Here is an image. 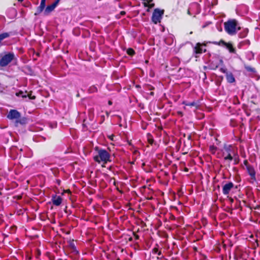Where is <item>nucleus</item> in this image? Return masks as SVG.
Listing matches in <instances>:
<instances>
[{"label":"nucleus","mask_w":260,"mask_h":260,"mask_svg":"<svg viewBox=\"0 0 260 260\" xmlns=\"http://www.w3.org/2000/svg\"><path fill=\"white\" fill-rule=\"evenodd\" d=\"M182 104L186 106H190V107L193 106V107H196L197 108H198V107L199 106V103L197 102H194V101L192 102H190V103H188L186 101H184V102H183Z\"/></svg>","instance_id":"2eb2a0df"},{"label":"nucleus","mask_w":260,"mask_h":260,"mask_svg":"<svg viewBox=\"0 0 260 260\" xmlns=\"http://www.w3.org/2000/svg\"><path fill=\"white\" fill-rule=\"evenodd\" d=\"M127 53L129 55H133L135 54V51L132 48H129L127 50Z\"/></svg>","instance_id":"393cba45"},{"label":"nucleus","mask_w":260,"mask_h":260,"mask_svg":"<svg viewBox=\"0 0 260 260\" xmlns=\"http://www.w3.org/2000/svg\"><path fill=\"white\" fill-rule=\"evenodd\" d=\"M11 33L10 32H4L0 34V46H1L2 44V41H3L4 39L9 37L10 36Z\"/></svg>","instance_id":"4468645a"},{"label":"nucleus","mask_w":260,"mask_h":260,"mask_svg":"<svg viewBox=\"0 0 260 260\" xmlns=\"http://www.w3.org/2000/svg\"><path fill=\"white\" fill-rule=\"evenodd\" d=\"M203 46H206V44H202L200 43H197L196 46L193 48V53L195 54L194 56L198 57V54H201L203 52H206V49L204 48Z\"/></svg>","instance_id":"6e6552de"},{"label":"nucleus","mask_w":260,"mask_h":260,"mask_svg":"<svg viewBox=\"0 0 260 260\" xmlns=\"http://www.w3.org/2000/svg\"><path fill=\"white\" fill-rule=\"evenodd\" d=\"M7 117L12 120H15V124H23L26 123V118L24 117L21 118V114L16 110L11 109L10 110Z\"/></svg>","instance_id":"20e7f679"},{"label":"nucleus","mask_w":260,"mask_h":260,"mask_svg":"<svg viewBox=\"0 0 260 260\" xmlns=\"http://www.w3.org/2000/svg\"><path fill=\"white\" fill-rule=\"evenodd\" d=\"M16 59V58L13 52H5L0 54V69L7 67L13 60Z\"/></svg>","instance_id":"f03ea898"},{"label":"nucleus","mask_w":260,"mask_h":260,"mask_svg":"<svg viewBox=\"0 0 260 260\" xmlns=\"http://www.w3.org/2000/svg\"><path fill=\"white\" fill-rule=\"evenodd\" d=\"M27 96H28L30 99L34 100L36 99L35 96L31 95V93L27 94Z\"/></svg>","instance_id":"c85d7f7f"},{"label":"nucleus","mask_w":260,"mask_h":260,"mask_svg":"<svg viewBox=\"0 0 260 260\" xmlns=\"http://www.w3.org/2000/svg\"><path fill=\"white\" fill-rule=\"evenodd\" d=\"M52 202L54 205L59 206L62 201V199L60 196H53L52 197Z\"/></svg>","instance_id":"9d476101"},{"label":"nucleus","mask_w":260,"mask_h":260,"mask_svg":"<svg viewBox=\"0 0 260 260\" xmlns=\"http://www.w3.org/2000/svg\"><path fill=\"white\" fill-rule=\"evenodd\" d=\"M45 4L46 2L41 1L40 6L38 8V13L41 12L45 8Z\"/></svg>","instance_id":"a211bd4d"},{"label":"nucleus","mask_w":260,"mask_h":260,"mask_svg":"<svg viewBox=\"0 0 260 260\" xmlns=\"http://www.w3.org/2000/svg\"><path fill=\"white\" fill-rule=\"evenodd\" d=\"M59 1L60 0H56V1L52 4L53 5H54L56 7L58 5V3L59 2Z\"/></svg>","instance_id":"2f4dec72"},{"label":"nucleus","mask_w":260,"mask_h":260,"mask_svg":"<svg viewBox=\"0 0 260 260\" xmlns=\"http://www.w3.org/2000/svg\"><path fill=\"white\" fill-rule=\"evenodd\" d=\"M245 68L247 71L251 72H255L254 69L250 66H245Z\"/></svg>","instance_id":"b1692460"},{"label":"nucleus","mask_w":260,"mask_h":260,"mask_svg":"<svg viewBox=\"0 0 260 260\" xmlns=\"http://www.w3.org/2000/svg\"><path fill=\"white\" fill-rule=\"evenodd\" d=\"M108 104L110 105H111L112 104V102L111 101H109L108 102Z\"/></svg>","instance_id":"c9c22d12"},{"label":"nucleus","mask_w":260,"mask_h":260,"mask_svg":"<svg viewBox=\"0 0 260 260\" xmlns=\"http://www.w3.org/2000/svg\"><path fill=\"white\" fill-rule=\"evenodd\" d=\"M217 150V147L214 146V145H211L209 147L210 151L212 153L214 154Z\"/></svg>","instance_id":"5701e85b"},{"label":"nucleus","mask_w":260,"mask_h":260,"mask_svg":"<svg viewBox=\"0 0 260 260\" xmlns=\"http://www.w3.org/2000/svg\"><path fill=\"white\" fill-rule=\"evenodd\" d=\"M234 187L233 183L230 182L228 183H226L225 185L223 186L222 187V193L224 195H228L229 194L231 190Z\"/></svg>","instance_id":"1a4fd4ad"},{"label":"nucleus","mask_w":260,"mask_h":260,"mask_svg":"<svg viewBox=\"0 0 260 260\" xmlns=\"http://www.w3.org/2000/svg\"><path fill=\"white\" fill-rule=\"evenodd\" d=\"M158 251L159 250L157 247H154L152 249V253L153 254H157Z\"/></svg>","instance_id":"bb28decb"},{"label":"nucleus","mask_w":260,"mask_h":260,"mask_svg":"<svg viewBox=\"0 0 260 260\" xmlns=\"http://www.w3.org/2000/svg\"><path fill=\"white\" fill-rule=\"evenodd\" d=\"M11 33L10 32H4L0 34V46H1L2 44V41H3L4 39L9 37L10 36Z\"/></svg>","instance_id":"ddd939ff"},{"label":"nucleus","mask_w":260,"mask_h":260,"mask_svg":"<svg viewBox=\"0 0 260 260\" xmlns=\"http://www.w3.org/2000/svg\"><path fill=\"white\" fill-rule=\"evenodd\" d=\"M135 238H136V239H139V236H138V235H135Z\"/></svg>","instance_id":"f704fd0d"},{"label":"nucleus","mask_w":260,"mask_h":260,"mask_svg":"<svg viewBox=\"0 0 260 260\" xmlns=\"http://www.w3.org/2000/svg\"><path fill=\"white\" fill-rule=\"evenodd\" d=\"M244 165H245V166H246V168H247V166H250V165L248 164V162L247 160H244Z\"/></svg>","instance_id":"473e14b6"},{"label":"nucleus","mask_w":260,"mask_h":260,"mask_svg":"<svg viewBox=\"0 0 260 260\" xmlns=\"http://www.w3.org/2000/svg\"><path fill=\"white\" fill-rule=\"evenodd\" d=\"M16 95L17 96H21L23 98L27 97V91L23 92L22 91H20L16 93Z\"/></svg>","instance_id":"6ab92c4d"},{"label":"nucleus","mask_w":260,"mask_h":260,"mask_svg":"<svg viewBox=\"0 0 260 260\" xmlns=\"http://www.w3.org/2000/svg\"><path fill=\"white\" fill-rule=\"evenodd\" d=\"M98 150V154L93 157V159L98 163L103 162L104 164L110 161V155L106 150L96 149Z\"/></svg>","instance_id":"7ed1b4c3"},{"label":"nucleus","mask_w":260,"mask_h":260,"mask_svg":"<svg viewBox=\"0 0 260 260\" xmlns=\"http://www.w3.org/2000/svg\"><path fill=\"white\" fill-rule=\"evenodd\" d=\"M59 1L60 0H56V1L52 4L53 5H54L56 7L58 5V3L59 2Z\"/></svg>","instance_id":"7c9ffc66"},{"label":"nucleus","mask_w":260,"mask_h":260,"mask_svg":"<svg viewBox=\"0 0 260 260\" xmlns=\"http://www.w3.org/2000/svg\"><path fill=\"white\" fill-rule=\"evenodd\" d=\"M147 138L148 143L152 145L154 142V140L153 139L152 135L150 134H148L147 135Z\"/></svg>","instance_id":"aec40b11"},{"label":"nucleus","mask_w":260,"mask_h":260,"mask_svg":"<svg viewBox=\"0 0 260 260\" xmlns=\"http://www.w3.org/2000/svg\"><path fill=\"white\" fill-rule=\"evenodd\" d=\"M120 13L121 15H123L125 14V12L124 11H121Z\"/></svg>","instance_id":"72a5a7b5"},{"label":"nucleus","mask_w":260,"mask_h":260,"mask_svg":"<svg viewBox=\"0 0 260 260\" xmlns=\"http://www.w3.org/2000/svg\"><path fill=\"white\" fill-rule=\"evenodd\" d=\"M59 1L60 0H56V1L52 4L53 5H54L56 7L58 5V3L59 2Z\"/></svg>","instance_id":"c756f323"},{"label":"nucleus","mask_w":260,"mask_h":260,"mask_svg":"<svg viewBox=\"0 0 260 260\" xmlns=\"http://www.w3.org/2000/svg\"><path fill=\"white\" fill-rule=\"evenodd\" d=\"M18 1H19V2H22V1H23V0H18Z\"/></svg>","instance_id":"58836bf2"},{"label":"nucleus","mask_w":260,"mask_h":260,"mask_svg":"<svg viewBox=\"0 0 260 260\" xmlns=\"http://www.w3.org/2000/svg\"><path fill=\"white\" fill-rule=\"evenodd\" d=\"M46 0H41V1L45 2H46Z\"/></svg>","instance_id":"4c0bfd02"},{"label":"nucleus","mask_w":260,"mask_h":260,"mask_svg":"<svg viewBox=\"0 0 260 260\" xmlns=\"http://www.w3.org/2000/svg\"><path fill=\"white\" fill-rule=\"evenodd\" d=\"M249 43H250V42H249V41L248 40H246V41L241 42L240 43H239V44L238 45V48H241V47L243 45H244V44H247L249 45Z\"/></svg>","instance_id":"4be33fe9"},{"label":"nucleus","mask_w":260,"mask_h":260,"mask_svg":"<svg viewBox=\"0 0 260 260\" xmlns=\"http://www.w3.org/2000/svg\"><path fill=\"white\" fill-rule=\"evenodd\" d=\"M157 254H158V256H159V257H157L158 259L161 258L163 257V256L162 255L161 251H158V252L157 253Z\"/></svg>","instance_id":"cd10ccee"},{"label":"nucleus","mask_w":260,"mask_h":260,"mask_svg":"<svg viewBox=\"0 0 260 260\" xmlns=\"http://www.w3.org/2000/svg\"><path fill=\"white\" fill-rule=\"evenodd\" d=\"M89 116L91 120L93 119L94 117V110L93 109H90L89 110Z\"/></svg>","instance_id":"412c9836"},{"label":"nucleus","mask_w":260,"mask_h":260,"mask_svg":"<svg viewBox=\"0 0 260 260\" xmlns=\"http://www.w3.org/2000/svg\"><path fill=\"white\" fill-rule=\"evenodd\" d=\"M224 28L226 32L231 36L235 35L241 29L238 21L235 19H229L225 22Z\"/></svg>","instance_id":"f257e3e1"},{"label":"nucleus","mask_w":260,"mask_h":260,"mask_svg":"<svg viewBox=\"0 0 260 260\" xmlns=\"http://www.w3.org/2000/svg\"><path fill=\"white\" fill-rule=\"evenodd\" d=\"M226 78L229 83H232L235 82V77L231 72L226 73Z\"/></svg>","instance_id":"f8f14e48"},{"label":"nucleus","mask_w":260,"mask_h":260,"mask_svg":"<svg viewBox=\"0 0 260 260\" xmlns=\"http://www.w3.org/2000/svg\"><path fill=\"white\" fill-rule=\"evenodd\" d=\"M212 43L216 45L224 46L231 53H236V50L231 42L226 43L224 41L221 40L219 42H213Z\"/></svg>","instance_id":"423d86ee"},{"label":"nucleus","mask_w":260,"mask_h":260,"mask_svg":"<svg viewBox=\"0 0 260 260\" xmlns=\"http://www.w3.org/2000/svg\"><path fill=\"white\" fill-rule=\"evenodd\" d=\"M163 14L164 10L155 9L152 14L151 18L152 21L154 24H157V23L160 22Z\"/></svg>","instance_id":"0eeeda50"},{"label":"nucleus","mask_w":260,"mask_h":260,"mask_svg":"<svg viewBox=\"0 0 260 260\" xmlns=\"http://www.w3.org/2000/svg\"><path fill=\"white\" fill-rule=\"evenodd\" d=\"M248 33V29L247 28L244 29L239 34V37L241 38H244L246 37Z\"/></svg>","instance_id":"f3484780"},{"label":"nucleus","mask_w":260,"mask_h":260,"mask_svg":"<svg viewBox=\"0 0 260 260\" xmlns=\"http://www.w3.org/2000/svg\"><path fill=\"white\" fill-rule=\"evenodd\" d=\"M220 71L223 73H225L226 74V73H228L227 72V70L225 68H221L220 69H219Z\"/></svg>","instance_id":"a878e982"},{"label":"nucleus","mask_w":260,"mask_h":260,"mask_svg":"<svg viewBox=\"0 0 260 260\" xmlns=\"http://www.w3.org/2000/svg\"><path fill=\"white\" fill-rule=\"evenodd\" d=\"M187 13H188L189 15H190V10H189V9H188V10Z\"/></svg>","instance_id":"e433bc0d"},{"label":"nucleus","mask_w":260,"mask_h":260,"mask_svg":"<svg viewBox=\"0 0 260 260\" xmlns=\"http://www.w3.org/2000/svg\"><path fill=\"white\" fill-rule=\"evenodd\" d=\"M247 171L249 175L250 176L251 178L253 180H255V172L254 169V168L252 166H247Z\"/></svg>","instance_id":"9b49d317"},{"label":"nucleus","mask_w":260,"mask_h":260,"mask_svg":"<svg viewBox=\"0 0 260 260\" xmlns=\"http://www.w3.org/2000/svg\"><path fill=\"white\" fill-rule=\"evenodd\" d=\"M55 8V7L54 5H53V4L48 6L45 10V14H48L51 12H52Z\"/></svg>","instance_id":"dca6fc26"},{"label":"nucleus","mask_w":260,"mask_h":260,"mask_svg":"<svg viewBox=\"0 0 260 260\" xmlns=\"http://www.w3.org/2000/svg\"><path fill=\"white\" fill-rule=\"evenodd\" d=\"M234 154V149L232 145L224 146L222 151V155L224 160L232 161L233 159V155Z\"/></svg>","instance_id":"39448f33"}]
</instances>
